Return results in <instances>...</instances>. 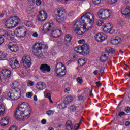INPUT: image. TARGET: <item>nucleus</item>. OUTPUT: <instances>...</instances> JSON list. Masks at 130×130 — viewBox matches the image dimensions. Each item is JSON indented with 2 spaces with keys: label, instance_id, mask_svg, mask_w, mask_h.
<instances>
[{
  "label": "nucleus",
  "instance_id": "nucleus-46",
  "mask_svg": "<svg viewBox=\"0 0 130 130\" xmlns=\"http://www.w3.org/2000/svg\"><path fill=\"white\" fill-rule=\"evenodd\" d=\"M4 42H5V39L3 37V36H0V45H2Z\"/></svg>",
  "mask_w": 130,
  "mask_h": 130
},
{
  "label": "nucleus",
  "instance_id": "nucleus-42",
  "mask_svg": "<svg viewBox=\"0 0 130 130\" xmlns=\"http://www.w3.org/2000/svg\"><path fill=\"white\" fill-rule=\"evenodd\" d=\"M27 86L28 87H31L32 86H34V82H33L31 80H28L27 81Z\"/></svg>",
  "mask_w": 130,
  "mask_h": 130
},
{
  "label": "nucleus",
  "instance_id": "nucleus-36",
  "mask_svg": "<svg viewBox=\"0 0 130 130\" xmlns=\"http://www.w3.org/2000/svg\"><path fill=\"white\" fill-rule=\"evenodd\" d=\"M78 64L80 67H83V66L86 64V61L83 59H79L78 60Z\"/></svg>",
  "mask_w": 130,
  "mask_h": 130
},
{
  "label": "nucleus",
  "instance_id": "nucleus-14",
  "mask_svg": "<svg viewBox=\"0 0 130 130\" xmlns=\"http://www.w3.org/2000/svg\"><path fill=\"white\" fill-rule=\"evenodd\" d=\"M8 48L12 52H17L19 50V47L14 42H10L8 44Z\"/></svg>",
  "mask_w": 130,
  "mask_h": 130
},
{
  "label": "nucleus",
  "instance_id": "nucleus-59",
  "mask_svg": "<svg viewBox=\"0 0 130 130\" xmlns=\"http://www.w3.org/2000/svg\"><path fill=\"white\" fill-rule=\"evenodd\" d=\"M9 130H17V127L15 126H12V127H10Z\"/></svg>",
  "mask_w": 130,
  "mask_h": 130
},
{
  "label": "nucleus",
  "instance_id": "nucleus-45",
  "mask_svg": "<svg viewBox=\"0 0 130 130\" xmlns=\"http://www.w3.org/2000/svg\"><path fill=\"white\" fill-rule=\"evenodd\" d=\"M94 5H99L100 3H101V0H92Z\"/></svg>",
  "mask_w": 130,
  "mask_h": 130
},
{
  "label": "nucleus",
  "instance_id": "nucleus-40",
  "mask_svg": "<svg viewBox=\"0 0 130 130\" xmlns=\"http://www.w3.org/2000/svg\"><path fill=\"white\" fill-rule=\"evenodd\" d=\"M7 57V55L6 54L3 53V52L0 51V59H5Z\"/></svg>",
  "mask_w": 130,
  "mask_h": 130
},
{
  "label": "nucleus",
  "instance_id": "nucleus-25",
  "mask_svg": "<svg viewBox=\"0 0 130 130\" xmlns=\"http://www.w3.org/2000/svg\"><path fill=\"white\" fill-rule=\"evenodd\" d=\"M75 51L77 52V53H80V54H83V48L82 46H78L75 48Z\"/></svg>",
  "mask_w": 130,
  "mask_h": 130
},
{
  "label": "nucleus",
  "instance_id": "nucleus-24",
  "mask_svg": "<svg viewBox=\"0 0 130 130\" xmlns=\"http://www.w3.org/2000/svg\"><path fill=\"white\" fill-rule=\"evenodd\" d=\"M66 128L68 130H73V123L72 121L70 120H68L67 121L66 123Z\"/></svg>",
  "mask_w": 130,
  "mask_h": 130
},
{
  "label": "nucleus",
  "instance_id": "nucleus-17",
  "mask_svg": "<svg viewBox=\"0 0 130 130\" xmlns=\"http://www.w3.org/2000/svg\"><path fill=\"white\" fill-rule=\"evenodd\" d=\"M90 53V47L88 44H84L82 45V55H87Z\"/></svg>",
  "mask_w": 130,
  "mask_h": 130
},
{
  "label": "nucleus",
  "instance_id": "nucleus-10",
  "mask_svg": "<svg viewBox=\"0 0 130 130\" xmlns=\"http://www.w3.org/2000/svg\"><path fill=\"white\" fill-rule=\"evenodd\" d=\"M15 33L17 37H24L27 34V29L25 27H17L15 30Z\"/></svg>",
  "mask_w": 130,
  "mask_h": 130
},
{
  "label": "nucleus",
  "instance_id": "nucleus-20",
  "mask_svg": "<svg viewBox=\"0 0 130 130\" xmlns=\"http://www.w3.org/2000/svg\"><path fill=\"white\" fill-rule=\"evenodd\" d=\"M11 31L6 30L4 31V34H3L2 35V37L3 36L5 38H6V39L8 40H11V39H12V37L11 36Z\"/></svg>",
  "mask_w": 130,
  "mask_h": 130
},
{
  "label": "nucleus",
  "instance_id": "nucleus-38",
  "mask_svg": "<svg viewBox=\"0 0 130 130\" xmlns=\"http://www.w3.org/2000/svg\"><path fill=\"white\" fill-rule=\"evenodd\" d=\"M24 24L27 27H29V28H32V27H33V23L31 21H25Z\"/></svg>",
  "mask_w": 130,
  "mask_h": 130
},
{
  "label": "nucleus",
  "instance_id": "nucleus-53",
  "mask_svg": "<svg viewBox=\"0 0 130 130\" xmlns=\"http://www.w3.org/2000/svg\"><path fill=\"white\" fill-rule=\"evenodd\" d=\"M105 69V68L104 67H102L100 70V74H101V75H102V74H103V73H104V70Z\"/></svg>",
  "mask_w": 130,
  "mask_h": 130
},
{
  "label": "nucleus",
  "instance_id": "nucleus-15",
  "mask_svg": "<svg viewBox=\"0 0 130 130\" xmlns=\"http://www.w3.org/2000/svg\"><path fill=\"white\" fill-rule=\"evenodd\" d=\"M40 70L43 74H45L46 72L50 73V66L47 64H42L40 67Z\"/></svg>",
  "mask_w": 130,
  "mask_h": 130
},
{
  "label": "nucleus",
  "instance_id": "nucleus-1",
  "mask_svg": "<svg viewBox=\"0 0 130 130\" xmlns=\"http://www.w3.org/2000/svg\"><path fill=\"white\" fill-rule=\"evenodd\" d=\"M93 24H94V14L87 12L74 24L75 31L76 34L82 35L92 28Z\"/></svg>",
  "mask_w": 130,
  "mask_h": 130
},
{
  "label": "nucleus",
  "instance_id": "nucleus-60",
  "mask_svg": "<svg viewBox=\"0 0 130 130\" xmlns=\"http://www.w3.org/2000/svg\"><path fill=\"white\" fill-rule=\"evenodd\" d=\"M41 123L42 124H46V120H45V119H43L42 121H41Z\"/></svg>",
  "mask_w": 130,
  "mask_h": 130
},
{
  "label": "nucleus",
  "instance_id": "nucleus-22",
  "mask_svg": "<svg viewBox=\"0 0 130 130\" xmlns=\"http://www.w3.org/2000/svg\"><path fill=\"white\" fill-rule=\"evenodd\" d=\"M64 65L61 62H59L56 66V73H58L61 70H63Z\"/></svg>",
  "mask_w": 130,
  "mask_h": 130
},
{
  "label": "nucleus",
  "instance_id": "nucleus-39",
  "mask_svg": "<svg viewBox=\"0 0 130 130\" xmlns=\"http://www.w3.org/2000/svg\"><path fill=\"white\" fill-rule=\"evenodd\" d=\"M70 110L71 112H75V111L77 110V107L74 105H73L72 106H70Z\"/></svg>",
  "mask_w": 130,
  "mask_h": 130
},
{
  "label": "nucleus",
  "instance_id": "nucleus-64",
  "mask_svg": "<svg viewBox=\"0 0 130 130\" xmlns=\"http://www.w3.org/2000/svg\"><path fill=\"white\" fill-rule=\"evenodd\" d=\"M83 96L82 95H80L79 97H78V100H83Z\"/></svg>",
  "mask_w": 130,
  "mask_h": 130
},
{
  "label": "nucleus",
  "instance_id": "nucleus-6",
  "mask_svg": "<svg viewBox=\"0 0 130 130\" xmlns=\"http://www.w3.org/2000/svg\"><path fill=\"white\" fill-rule=\"evenodd\" d=\"M58 15H55L54 19L58 23H62L63 21L67 18V13H66V10L58 9Z\"/></svg>",
  "mask_w": 130,
  "mask_h": 130
},
{
  "label": "nucleus",
  "instance_id": "nucleus-54",
  "mask_svg": "<svg viewBox=\"0 0 130 130\" xmlns=\"http://www.w3.org/2000/svg\"><path fill=\"white\" fill-rule=\"evenodd\" d=\"M85 40L82 39V40H80L78 41V43H79V44H84V43H85Z\"/></svg>",
  "mask_w": 130,
  "mask_h": 130
},
{
  "label": "nucleus",
  "instance_id": "nucleus-52",
  "mask_svg": "<svg viewBox=\"0 0 130 130\" xmlns=\"http://www.w3.org/2000/svg\"><path fill=\"white\" fill-rule=\"evenodd\" d=\"M36 4L37 6H40L41 5V0H36Z\"/></svg>",
  "mask_w": 130,
  "mask_h": 130
},
{
  "label": "nucleus",
  "instance_id": "nucleus-18",
  "mask_svg": "<svg viewBox=\"0 0 130 130\" xmlns=\"http://www.w3.org/2000/svg\"><path fill=\"white\" fill-rule=\"evenodd\" d=\"M121 13L122 15L125 16V17H130V7L127 6L122 8L121 10Z\"/></svg>",
  "mask_w": 130,
  "mask_h": 130
},
{
  "label": "nucleus",
  "instance_id": "nucleus-31",
  "mask_svg": "<svg viewBox=\"0 0 130 130\" xmlns=\"http://www.w3.org/2000/svg\"><path fill=\"white\" fill-rule=\"evenodd\" d=\"M115 50L114 49H113V48H112L110 47H107L106 48V52L107 53H111V54H113L115 52Z\"/></svg>",
  "mask_w": 130,
  "mask_h": 130
},
{
  "label": "nucleus",
  "instance_id": "nucleus-2",
  "mask_svg": "<svg viewBox=\"0 0 130 130\" xmlns=\"http://www.w3.org/2000/svg\"><path fill=\"white\" fill-rule=\"evenodd\" d=\"M28 106L29 104L27 103H21L19 104V107L17 108L14 114L16 119L24 120L30 117L31 111L27 109Z\"/></svg>",
  "mask_w": 130,
  "mask_h": 130
},
{
  "label": "nucleus",
  "instance_id": "nucleus-55",
  "mask_svg": "<svg viewBox=\"0 0 130 130\" xmlns=\"http://www.w3.org/2000/svg\"><path fill=\"white\" fill-rule=\"evenodd\" d=\"M110 3H111L110 4L111 5H113V4H115V3H116V2H117V0H109Z\"/></svg>",
  "mask_w": 130,
  "mask_h": 130
},
{
  "label": "nucleus",
  "instance_id": "nucleus-7",
  "mask_svg": "<svg viewBox=\"0 0 130 130\" xmlns=\"http://www.w3.org/2000/svg\"><path fill=\"white\" fill-rule=\"evenodd\" d=\"M7 96L11 100H18L21 98V90L19 88L13 89L12 93L11 92H8Z\"/></svg>",
  "mask_w": 130,
  "mask_h": 130
},
{
  "label": "nucleus",
  "instance_id": "nucleus-49",
  "mask_svg": "<svg viewBox=\"0 0 130 130\" xmlns=\"http://www.w3.org/2000/svg\"><path fill=\"white\" fill-rule=\"evenodd\" d=\"M102 24H103V21L102 20H99L96 22L98 26H102Z\"/></svg>",
  "mask_w": 130,
  "mask_h": 130
},
{
  "label": "nucleus",
  "instance_id": "nucleus-26",
  "mask_svg": "<svg viewBox=\"0 0 130 130\" xmlns=\"http://www.w3.org/2000/svg\"><path fill=\"white\" fill-rule=\"evenodd\" d=\"M108 58V55L106 54H103L102 56L100 57V59L102 62H104V61H106L107 59Z\"/></svg>",
  "mask_w": 130,
  "mask_h": 130
},
{
  "label": "nucleus",
  "instance_id": "nucleus-48",
  "mask_svg": "<svg viewBox=\"0 0 130 130\" xmlns=\"http://www.w3.org/2000/svg\"><path fill=\"white\" fill-rule=\"evenodd\" d=\"M54 112L52 110H49L47 111V114L48 115H52Z\"/></svg>",
  "mask_w": 130,
  "mask_h": 130
},
{
  "label": "nucleus",
  "instance_id": "nucleus-27",
  "mask_svg": "<svg viewBox=\"0 0 130 130\" xmlns=\"http://www.w3.org/2000/svg\"><path fill=\"white\" fill-rule=\"evenodd\" d=\"M69 44H66L64 45L59 46V48L61 50V51H67L69 48Z\"/></svg>",
  "mask_w": 130,
  "mask_h": 130
},
{
  "label": "nucleus",
  "instance_id": "nucleus-16",
  "mask_svg": "<svg viewBox=\"0 0 130 130\" xmlns=\"http://www.w3.org/2000/svg\"><path fill=\"white\" fill-rule=\"evenodd\" d=\"M1 75L2 77H4L5 79H8V78H10L11 77V70L8 69H3L1 72Z\"/></svg>",
  "mask_w": 130,
  "mask_h": 130
},
{
  "label": "nucleus",
  "instance_id": "nucleus-33",
  "mask_svg": "<svg viewBox=\"0 0 130 130\" xmlns=\"http://www.w3.org/2000/svg\"><path fill=\"white\" fill-rule=\"evenodd\" d=\"M6 108L4 104L0 103V115L4 114V112H5Z\"/></svg>",
  "mask_w": 130,
  "mask_h": 130
},
{
  "label": "nucleus",
  "instance_id": "nucleus-32",
  "mask_svg": "<svg viewBox=\"0 0 130 130\" xmlns=\"http://www.w3.org/2000/svg\"><path fill=\"white\" fill-rule=\"evenodd\" d=\"M18 74H19V76H25L26 73L25 71L23 69V68H19L17 70Z\"/></svg>",
  "mask_w": 130,
  "mask_h": 130
},
{
  "label": "nucleus",
  "instance_id": "nucleus-12",
  "mask_svg": "<svg viewBox=\"0 0 130 130\" xmlns=\"http://www.w3.org/2000/svg\"><path fill=\"white\" fill-rule=\"evenodd\" d=\"M107 38V36L104 33L96 34L95 36V39L98 42H103Z\"/></svg>",
  "mask_w": 130,
  "mask_h": 130
},
{
  "label": "nucleus",
  "instance_id": "nucleus-23",
  "mask_svg": "<svg viewBox=\"0 0 130 130\" xmlns=\"http://www.w3.org/2000/svg\"><path fill=\"white\" fill-rule=\"evenodd\" d=\"M66 68L63 67V69L59 71L58 73H57V77H63V76L66 75Z\"/></svg>",
  "mask_w": 130,
  "mask_h": 130
},
{
  "label": "nucleus",
  "instance_id": "nucleus-56",
  "mask_svg": "<svg viewBox=\"0 0 130 130\" xmlns=\"http://www.w3.org/2000/svg\"><path fill=\"white\" fill-rule=\"evenodd\" d=\"M125 114V113L124 112H120L118 114V116H120V117H121V116H123V115H124Z\"/></svg>",
  "mask_w": 130,
  "mask_h": 130
},
{
  "label": "nucleus",
  "instance_id": "nucleus-5",
  "mask_svg": "<svg viewBox=\"0 0 130 130\" xmlns=\"http://www.w3.org/2000/svg\"><path fill=\"white\" fill-rule=\"evenodd\" d=\"M5 25L10 29L12 27H16L20 23V18L17 16H13L4 21Z\"/></svg>",
  "mask_w": 130,
  "mask_h": 130
},
{
  "label": "nucleus",
  "instance_id": "nucleus-44",
  "mask_svg": "<svg viewBox=\"0 0 130 130\" xmlns=\"http://www.w3.org/2000/svg\"><path fill=\"white\" fill-rule=\"evenodd\" d=\"M77 81L78 83H79V84H82L83 83V79L81 77H79L77 78Z\"/></svg>",
  "mask_w": 130,
  "mask_h": 130
},
{
  "label": "nucleus",
  "instance_id": "nucleus-28",
  "mask_svg": "<svg viewBox=\"0 0 130 130\" xmlns=\"http://www.w3.org/2000/svg\"><path fill=\"white\" fill-rule=\"evenodd\" d=\"M73 101V97L72 96H69L66 97L64 100V102L67 104H69V103H71Z\"/></svg>",
  "mask_w": 130,
  "mask_h": 130
},
{
  "label": "nucleus",
  "instance_id": "nucleus-9",
  "mask_svg": "<svg viewBox=\"0 0 130 130\" xmlns=\"http://www.w3.org/2000/svg\"><path fill=\"white\" fill-rule=\"evenodd\" d=\"M20 62L21 66H23L24 68H30L31 64H32L31 58L29 56H23Z\"/></svg>",
  "mask_w": 130,
  "mask_h": 130
},
{
  "label": "nucleus",
  "instance_id": "nucleus-58",
  "mask_svg": "<svg viewBox=\"0 0 130 130\" xmlns=\"http://www.w3.org/2000/svg\"><path fill=\"white\" fill-rule=\"evenodd\" d=\"M93 87L92 86L91 89L90 90V94H89V95H90V96H91V97L93 96V93H92V92H93Z\"/></svg>",
  "mask_w": 130,
  "mask_h": 130
},
{
  "label": "nucleus",
  "instance_id": "nucleus-11",
  "mask_svg": "<svg viewBox=\"0 0 130 130\" xmlns=\"http://www.w3.org/2000/svg\"><path fill=\"white\" fill-rule=\"evenodd\" d=\"M103 31L106 33H110V34H113L115 32V30L112 28L111 24L109 22L105 24Z\"/></svg>",
  "mask_w": 130,
  "mask_h": 130
},
{
  "label": "nucleus",
  "instance_id": "nucleus-4",
  "mask_svg": "<svg viewBox=\"0 0 130 130\" xmlns=\"http://www.w3.org/2000/svg\"><path fill=\"white\" fill-rule=\"evenodd\" d=\"M48 32H51V35L52 37L57 38V37H59V35H58V33H60V30L58 29H52L51 28V25L49 23H47L44 25L42 32L48 33Z\"/></svg>",
  "mask_w": 130,
  "mask_h": 130
},
{
  "label": "nucleus",
  "instance_id": "nucleus-13",
  "mask_svg": "<svg viewBox=\"0 0 130 130\" xmlns=\"http://www.w3.org/2000/svg\"><path fill=\"white\" fill-rule=\"evenodd\" d=\"M47 18V14L45 11L42 10L39 12V15H38V20L40 21V22H44L46 20Z\"/></svg>",
  "mask_w": 130,
  "mask_h": 130
},
{
  "label": "nucleus",
  "instance_id": "nucleus-63",
  "mask_svg": "<svg viewBox=\"0 0 130 130\" xmlns=\"http://www.w3.org/2000/svg\"><path fill=\"white\" fill-rule=\"evenodd\" d=\"M32 36L34 37H38V34H37V32H35L32 34Z\"/></svg>",
  "mask_w": 130,
  "mask_h": 130
},
{
  "label": "nucleus",
  "instance_id": "nucleus-41",
  "mask_svg": "<svg viewBox=\"0 0 130 130\" xmlns=\"http://www.w3.org/2000/svg\"><path fill=\"white\" fill-rule=\"evenodd\" d=\"M10 66H11V67H12V69H18L15 65L14 63V61L13 60H11L10 61Z\"/></svg>",
  "mask_w": 130,
  "mask_h": 130
},
{
  "label": "nucleus",
  "instance_id": "nucleus-43",
  "mask_svg": "<svg viewBox=\"0 0 130 130\" xmlns=\"http://www.w3.org/2000/svg\"><path fill=\"white\" fill-rule=\"evenodd\" d=\"M13 63H14L17 69L18 68H20V64H19V61H18L17 59H15L14 61H13Z\"/></svg>",
  "mask_w": 130,
  "mask_h": 130
},
{
  "label": "nucleus",
  "instance_id": "nucleus-57",
  "mask_svg": "<svg viewBox=\"0 0 130 130\" xmlns=\"http://www.w3.org/2000/svg\"><path fill=\"white\" fill-rule=\"evenodd\" d=\"M97 87H101L102 85V83H100V82L98 81L95 83Z\"/></svg>",
  "mask_w": 130,
  "mask_h": 130
},
{
  "label": "nucleus",
  "instance_id": "nucleus-21",
  "mask_svg": "<svg viewBox=\"0 0 130 130\" xmlns=\"http://www.w3.org/2000/svg\"><path fill=\"white\" fill-rule=\"evenodd\" d=\"M9 119L8 117L2 118L1 121V125L2 126H6L9 123Z\"/></svg>",
  "mask_w": 130,
  "mask_h": 130
},
{
  "label": "nucleus",
  "instance_id": "nucleus-37",
  "mask_svg": "<svg viewBox=\"0 0 130 130\" xmlns=\"http://www.w3.org/2000/svg\"><path fill=\"white\" fill-rule=\"evenodd\" d=\"M19 86H20L19 83L14 82L12 83V87L13 88V90H14V89H18V87H19Z\"/></svg>",
  "mask_w": 130,
  "mask_h": 130
},
{
  "label": "nucleus",
  "instance_id": "nucleus-47",
  "mask_svg": "<svg viewBox=\"0 0 130 130\" xmlns=\"http://www.w3.org/2000/svg\"><path fill=\"white\" fill-rule=\"evenodd\" d=\"M33 96V93L32 92H28L26 93V97L28 98H31Z\"/></svg>",
  "mask_w": 130,
  "mask_h": 130
},
{
  "label": "nucleus",
  "instance_id": "nucleus-29",
  "mask_svg": "<svg viewBox=\"0 0 130 130\" xmlns=\"http://www.w3.org/2000/svg\"><path fill=\"white\" fill-rule=\"evenodd\" d=\"M120 40L116 38H113L111 40L110 42L113 44V45H117L119 44Z\"/></svg>",
  "mask_w": 130,
  "mask_h": 130
},
{
  "label": "nucleus",
  "instance_id": "nucleus-35",
  "mask_svg": "<svg viewBox=\"0 0 130 130\" xmlns=\"http://www.w3.org/2000/svg\"><path fill=\"white\" fill-rule=\"evenodd\" d=\"M72 40V37H71V35H67L65 38V41L67 43H71V41Z\"/></svg>",
  "mask_w": 130,
  "mask_h": 130
},
{
  "label": "nucleus",
  "instance_id": "nucleus-62",
  "mask_svg": "<svg viewBox=\"0 0 130 130\" xmlns=\"http://www.w3.org/2000/svg\"><path fill=\"white\" fill-rule=\"evenodd\" d=\"M129 124H130V122L128 121H126V122H125V125L126 126H128V125H129Z\"/></svg>",
  "mask_w": 130,
  "mask_h": 130
},
{
  "label": "nucleus",
  "instance_id": "nucleus-19",
  "mask_svg": "<svg viewBox=\"0 0 130 130\" xmlns=\"http://www.w3.org/2000/svg\"><path fill=\"white\" fill-rule=\"evenodd\" d=\"M36 88L40 90H44V89L46 88V85H45V83L44 82H40L37 84Z\"/></svg>",
  "mask_w": 130,
  "mask_h": 130
},
{
  "label": "nucleus",
  "instance_id": "nucleus-3",
  "mask_svg": "<svg viewBox=\"0 0 130 130\" xmlns=\"http://www.w3.org/2000/svg\"><path fill=\"white\" fill-rule=\"evenodd\" d=\"M44 47L45 49H48V46L45 45L42 43H35V45L32 46V52L38 58H41L43 57V54H42V49Z\"/></svg>",
  "mask_w": 130,
  "mask_h": 130
},
{
  "label": "nucleus",
  "instance_id": "nucleus-8",
  "mask_svg": "<svg viewBox=\"0 0 130 130\" xmlns=\"http://www.w3.org/2000/svg\"><path fill=\"white\" fill-rule=\"evenodd\" d=\"M111 11L109 9H102L98 12V15L101 19H108L111 15Z\"/></svg>",
  "mask_w": 130,
  "mask_h": 130
},
{
  "label": "nucleus",
  "instance_id": "nucleus-30",
  "mask_svg": "<svg viewBox=\"0 0 130 130\" xmlns=\"http://www.w3.org/2000/svg\"><path fill=\"white\" fill-rule=\"evenodd\" d=\"M35 8L33 6H29L26 10L27 14H32L34 13Z\"/></svg>",
  "mask_w": 130,
  "mask_h": 130
},
{
  "label": "nucleus",
  "instance_id": "nucleus-61",
  "mask_svg": "<svg viewBox=\"0 0 130 130\" xmlns=\"http://www.w3.org/2000/svg\"><path fill=\"white\" fill-rule=\"evenodd\" d=\"M69 91H70V88L69 87L66 88L64 90L65 93H67V94H69Z\"/></svg>",
  "mask_w": 130,
  "mask_h": 130
},
{
  "label": "nucleus",
  "instance_id": "nucleus-34",
  "mask_svg": "<svg viewBox=\"0 0 130 130\" xmlns=\"http://www.w3.org/2000/svg\"><path fill=\"white\" fill-rule=\"evenodd\" d=\"M67 106H68V104H66L65 102H63V103L58 105V107L60 108V109H64V108H67Z\"/></svg>",
  "mask_w": 130,
  "mask_h": 130
},
{
  "label": "nucleus",
  "instance_id": "nucleus-51",
  "mask_svg": "<svg viewBox=\"0 0 130 130\" xmlns=\"http://www.w3.org/2000/svg\"><path fill=\"white\" fill-rule=\"evenodd\" d=\"M125 111L127 112V113H129V112H130V107H126L125 108Z\"/></svg>",
  "mask_w": 130,
  "mask_h": 130
},
{
  "label": "nucleus",
  "instance_id": "nucleus-50",
  "mask_svg": "<svg viewBox=\"0 0 130 130\" xmlns=\"http://www.w3.org/2000/svg\"><path fill=\"white\" fill-rule=\"evenodd\" d=\"M118 25L119 26H120L121 27H122V26H123V25H124V22H123L122 21H120L118 22Z\"/></svg>",
  "mask_w": 130,
  "mask_h": 130
}]
</instances>
